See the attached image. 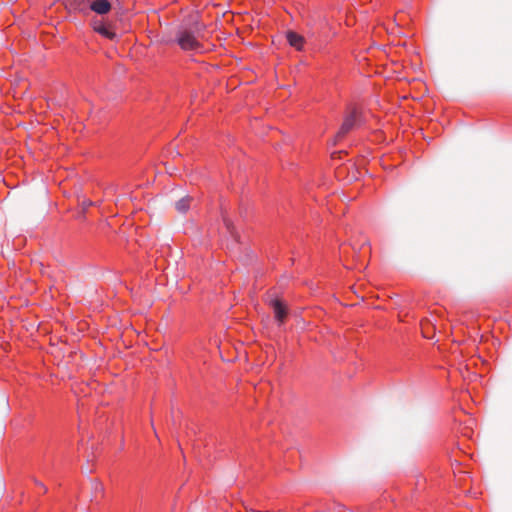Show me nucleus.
Here are the masks:
<instances>
[{"mask_svg":"<svg viewBox=\"0 0 512 512\" xmlns=\"http://www.w3.org/2000/svg\"><path fill=\"white\" fill-rule=\"evenodd\" d=\"M192 198L189 196L183 197L175 203V208L180 213H186L190 208Z\"/></svg>","mask_w":512,"mask_h":512,"instance_id":"6e6552de","label":"nucleus"},{"mask_svg":"<svg viewBox=\"0 0 512 512\" xmlns=\"http://www.w3.org/2000/svg\"><path fill=\"white\" fill-rule=\"evenodd\" d=\"M111 8L112 5L109 0H93L91 2L89 1V10L99 15L108 14Z\"/></svg>","mask_w":512,"mask_h":512,"instance_id":"39448f33","label":"nucleus"},{"mask_svg":"<svg viewBox=\"0 0 512 512\" xmlns=\"http://www.w3.org/2000/svg\"><path fill=\"white\" fill-rule=\"evenodd\" d=\"M322 512H337V506H334L333 508L324 509Z\"/></svg>","mask_w":512,"mask_h":512,"instance_id":"9b49d317","label":"nucleus"},{"mask_svg":"<svg viewBox=\"0 0 512 512\" xmlns=\"http://www.w3.org/2000/svg\"><path fill=\"white\" fill-rule=\"evenodd\" d=\"M287 41L292 47L296 48L297 50H301L303 48L304 38L296 32L289 31L287 33Z\"/></svg>","mask_w":512,"mask_h":512,"instance_id":"0eeeda50","label":"nucleus"},{"mask_svg":"<svg viewBox=\"0 0 512 512\" xmlns=\"http://www.w3.org/2000/svg\"><path fill=\"white\" fill-rule=\"evenodd\" d=\"M65 5L70 11L86 14L89 10V0H65Z\"/></svg>","mask_w":512,"mask_h":512,"instance_id":"423d86ee","label":"nucleus"},{"mask_svg":"<svg viewBox=\"0 0 512 512\" xmlns=\"http://www.w3.org/2000/svg\"><path fill=\"white\" fill-rule=\"evenodd\" d=\"M176 153H177V156L183 157L182 153H180V152H176Z\"/></svg>","mask_w":512,"mask_h":512,"instance_id":"ddd939ff","label":"nucleus"},{"mask_svg":"<svg viewBox=\"0 0 512 512\" xmlns=\"http://www.w3.org/2000/svg\"><path fill=\"white\" fill-rule=\"evenodd\" d=\"M98 487H99V489H102V486H100L99 484H96V488H98Z\"/></svg>","mask_w":512,"mask_h":512,"instance_id":"2eb2a0df","label":"nucleus"},{"mask_svg":"<svg viewBox=\"0 0 512 512\" xmlns=\"http://www.w3.org/2000/svg\"><path fill=\"white\" fill-rule=\"evenodd\" d=\"M205 25L195 21L189 27L182 26L177 34V43L185 51H197L201 48L199 38H203Z\"/></svg>","mask_w":512,"mask_h":512,"instance_id":"f257e3e1","label":"nucleus"},{"mask_svg":"<svg viewBox=\"0 0 512 512\" xmlns=\"http://www.w3.org/2000/svg\"><path fill=\"white\" fill-rule=\"evenodd\" d=\"M98 487H99V489H102V486H100L99 484H96V488H98Z\"/></svg>","mask_w":512,"mask_h":512,"instance_id":"4468645a","label":"nucleus"},{"mask_svg":"<svg viewBox=\"0 0 512 512\" xmlns=\"http://www.w3.org/2000/svg\"><path fill=\"white\" fill-rule=\"evenodd\" d=\"M95 203L89 199H83L81 202H80V205H81V208H82V212L85 213L89 207L93 206Z\"/></svg>","mask_w":512,"mask_h":512,"instance_id":"1a4fd4ad","label":"nucleus"},{"mask_svg":"<svg viewBox=\"0 0 512 512\" xmlns=\"http://www.w3.org/2000/svg\"><path fill=\"white\" fill-rule=\"evenodd\" d=\"M91 26L95 32L107 39L113 40L116 37L115 32H113L101 19H93L91 21Z\"/></svg>","mask_w":512,"mask_h":512,"instance_id":"20e7f679","label":"nucleus"},{"mask_svg":"<svg viewBox=\"0 0 512 512\" xmlns=\"http://www.w3.org/2000/svg\"><path fill=\"white\" fill-rule=\"evenodd\" d=\"M269 305L274 311L275 320L277 321L278 326H282L288 315L287 306L278 298L271 299Z\"/></svg>","mask_w":512,"mask_h":512,"instance_id":"7ed1b4c3","label":"nucleus"},{"mask_svg":"<svg viewBox=\"0 0 512 512\" xmlns=\"http://www.w3.org/2000/svg\"><path fill=\"white\" fill-rule=\"evenodd\" d=\"M361 125V112L355 106H350L345 112L343 122L337 131L336 135L333 137L332 145H336L340 141H342L351 131L356 129Z\"/></svg>","mask_w":512,"mask_h":512,"instance_id":"f03ea898","label":"nucleus"},{"mask_svg":"<svg viewBox=\"0 0 512 512\" xmlns=\"http://www.w3.org/2000/svg\"><path fill=\"white\" fill-rule=\"evenodd\" d=\"M337 512H353V511H347L346 509H344V507L337 505Z\"/></svg>","mask_w":512,"mask_h":512,"instance_id":"f8f14e48","label":"nucleus"},{"mask_svg":"<svg viewBox=\"0 0 512 512\" xmlns=\"http://www.w3.org/2000/svg\"><path fill=\"white\" fill-rule=\"evenodd\" d=\"M381 166L386 171L392 170V166L390 164H387V162H381Z\"/></svg>","mask_w":512,"mask_h":512,"instance_id":"9d476101","label":"nucleus"}]
</instances>
